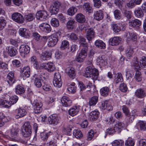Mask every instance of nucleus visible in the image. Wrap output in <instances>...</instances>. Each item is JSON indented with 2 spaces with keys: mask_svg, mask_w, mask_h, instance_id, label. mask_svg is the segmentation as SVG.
I'll return each instance as SVG.
<instances>
[{
  "mask_svg": "<svg viewBox=\"0 0 146 146\" xmlns=\"http://www.w3.org/2000/svg\"><path fill=\"white\" fill-rule=\"evenodd\" d=\"M66 72L68 76L72 79L74 78L76 74L74 69L72 67H69L66 69Z\"/></svg>",
  "mask_w": 146,
  "mask_h": 146,
  "instance_id": "nucleus-26",
  "label": "nucleus"
},
{
  "mask_svg": "<svg viewBox=\"0 0 146 146\" xmlns=\"http://www.w3.org/2000/svg\"><path fill=\"white\" fill-rule=\"evenodd\" d=\"M135 95L138 97L140 98L144 97L146 95L144 91L142 89H137L135 92Z\"/></svg>",
  "mask_w": 146,
  "mask_h": 146,
  "instance_id": "nucleus-35",
  "label": "nucleus"
},
{
  "mask_svg": "<svg viewBox=\"0 0 146 146\" xmlns=\"http://www.w3.org/2000/svg\"><path fill=\"white\" fill-rule=\"evenodd\" d=\"M111 27L115 33L119 32L121 30L120 27L117 24L113 23L111 25Z\"/></svg>",
  "mask_w": 146,
  "mask_h": 146,
  "instance_id": "nucleus-50",
  "label": "nucleus"
},
{
  "mask_svg": "<svg viewBox=\"0 0 146 146\" xmlns=\"http://www.w3.org/2000/svg\"><path fill=\"white\" fill-rule=\"evenodd\" d=\"M8 120L3 113H0V127L3 126L5 123L8 121Z\"/></svg>",
  "mask_w": 146,
  "mask_h": 146,
  "instance_id": "nucleus-36",
  "label": "nucleus"
},
{
  "mask_svg": "<svg viewBox=\"0 0 146 146\" xmlns=\"http://www.w3.org/2000/svg\"><path fill=\"white\" fill-rule=\"evenodd\" d=\"M18 100V97L16 96L11 97L9 99V101H7L5 106L7 108L10 107L12 105L16 103Z\"/></svg>",
  "mask_w": 146,
  "mask_h": 146,
  "instance_id": "nucleus-15",
  "label": "nucleus"
},
{
  "mask_svg": "<svg viewBox=\"0 0 146 146\" xmlns=\"http://www.w3.org/2000/svg\"><path fill=\"white\" fill-rule=\"evenodd\" d=\"M127 38H131L134 41H136L137 40V36L134 33H129L127 34Z\"/></svg>",
  "mask_w": 146,
  "mask_h": 146,
  "instance_id": "nucleus-58",
  "label": "nucleus"
},
{
  "mask_svg": "<svg viewBox=\"0 0 146 146\" xmlns=\"http://www.w3.org/2000/svg\"><path fill=\"white\" fill-rule=\"evenodd\" d=\"M98 97L96 96H93L89 99V104L90 106H94L98 102Z\"/></svg>",
  "mask_w": 146,
  "mask_h": 146,
  "instance_id": "nucleus-34",
  "label": "nucleus"
},
{
  "mask_svg": "<svg viewBox=\"0 0 146 146\" xmlns=\"http://www.w3.org/2000/svg\"><path fill=\"white\" fill-rule=\"evenodd\" d=\"M75 21L73 19H70L67 23L66 25L68 29L72 30L74 27Z\"/></svg>",
  "mask_w": 146,
  "mask_h": 146,
  "instance_id": "nucleus-39",
  "label": "nucleus"
},
{
  "mask_svg": "<svg viewBox=\"0 0 146 146\" xmlns=\"http://www.w3.org/2000/svg\"><path fill=\"white\" fill-rule=\"evenodd\" d=\"M48 121L50 124L55 125L59 123V119L55 115L53 114L48 117Z\"/></svg>",
  "mask_w": 146,
  "mask_h": 146,
  "instance_id": "nucleus-11",
  "label": "nucleus"
},
{
  "mask_svg": "<svg viewBox=\"0 0 146 146\" xmlns=\"http://www.w3.org/2000/svg\"><path fill=\"white\" fill-rule=\"evenodd\" d=\"M51 24L52 26L55 27H58L59 25V21L56 18H52L50 21Z\"/></svg>",
  "mask_w": 146,
  "mask_h": 146,
  "instance_id": "nucleus-49",
  "label": "nucleus"
},
{
  "mask_svg": "<svg viewBox=\"0 0 146 146\" xmlns=\"http://www.w3.org/2000/svg\"><path fill=\"white\" fill-rule=\"evenodd\" d=\"M61 5L60 3L58 1H55L50 7V12L53 14L58 13L59 10V7Z\"/></svg>",
  "mask_w": 146,
  "mask_h": 146,
  "instance_id": "nucleus-6",
  "label": "nucleus"
},
{
  "mask_svg": "<svg viewBox=\"0 0 146 146\" xmlns=\"http://www.w3.org/2000/svg\"><path fill=\"white\" fill-rule=\"evenodd\" d=\"M35 18V15L34 14L30 13L25 15L24 19L27 22H30L33 20Z\"/></svg>",
  "mask_w": 146,
  "mask_h": 146,
  "instance_id": "nucleus-45",
  "label": "nucleus"
},
{
  "mask_svg": "<svg viewBox=\"0 0 146 146\" xmlns=\"http://www.w3.org/2000/svg\"><path fill=\"white\" fill-rule=\"evenodd\" d=\"M33 106L34 107V112L36 113H38L41 112L42 110V104L41 102H38L36 100H35L33 103Z\"/></svg>",
  "mask_w": 146,
  "mask_h": 146,
  "instance_id": "nucleus-8",
  "label": "nucleus"
},
{
  "mask_svg": "<svg viewBox=\"0 0 146 146\" xmlns=\"http://www.w3.org/2000/svg\"><path fill=\"white\" fill-rule=\"evenodd\" d=\"M76 21L79 23H84L86 20L84 16L81 13H78L76 16Z\"/></svg>",
  "mask_w": 146,
  "mask_h": 146,
  "instance_id": "nucleus-37",
  "label": "nucleus"
},
{
  "mask_svg": "<svg viewBox=\"0 0 146 146\" xmlns=\"http://www.w3.org/2000/svg\"><path fill=\"white\" fill-rule=\"evenodd\" d=\"M86 38L89 41H91L95 37V33L91 29H88L86 30Z\"/></svg>",
  "mask_w": 146,
  "mask_h": 146,
  "instance_id": "nucleus-20",
  "label": "nucleus"
},
{
  "mask_svg": "<svg viewBox=\"0 0 146 146\" xmlns=\"http://www.w3.org/2000/svg\"><path fill=\"white\" fill-rule=\"evenodd\" d=\"M135 15L137 17H141L143 16V12L141 8H138L134 11Z\"/></svg>",
  "mask_w": 146,
  "mask_h": 146,
  "instance_id": "nucleus-52",
  "label": "nucleus"
},
{
  "mask_svg": "<svg viewBox=\"0 0 146 146\" xmlns=\"http://www.w3.org/2000/svg\"><path fill=\"white\" fill-rule=\"evenodd\" d=\"M15 90L16 93L20 95L23 94L25 91L24 88L19 85L16 86Z\"/></svg>",
  "mask_w": 146,
  "mask_h": 146,
  "instance_id": "nucleus-31",
  "label": "nucleus"
},
{
  "mask_svg": "<svg viewBox=\"0 0 146 146\" xmlns=\"http://www.w3.org/2000/svg\"><path fill=\"white\" fill-rule=\"evenodd\" d=\"M141 130H145L146 129V124L143 121H140L137 123Z\"/></svg>",
  "mask_w": 146,
  "mask_h": 146,
  "instance_id": "nucleus-59",
  "label": "nucleus"
},
{
  "mask_svg": "<svg viewBox=\"0 0 146 146\" xmlns=\"http://www.w3.org/2000/svg\"><path fill=\"white\" fill-rule=\"evenodd\" d=\"M69 46V43L66 40H64L62 42L60 48L62 49L63 50L68 48Z\"/></svg>",
  "mask_w": 146,
  "mask_h": 146,
  "instance_id": "nucleus-55",
  "label": "nucleus"
},
{
  "mask_svg": "<svg viewBox=\"0 0 146 146\" xmlns=\"http://www.w3.org/2000/svg\"><path fill=\"white\" fill-rule=\"evenodd\" d=\"M19 131V128L14 127L10 130L11 136L13 139L16 138L18 136Z\"/></svg>",
  "mask_w": 146,
  "mask_h": 146,
  "instance_id": "nucleus-29",
  "label": "nucleus"
},
{
  "mask_svg": "<svg viewBox=\"0 0 146 146\" xmlns=\"http://www.w3.org/2000/svg\"><path fill=\"white\" fill-rule=\"evenodd\" d=\"M115 18L117 19H119L121 18V14L120 11L118 9H116L114 11Z\"/></svg>",
  "mask_w": 146,
  "mask_h": 146,
  "instance_id": "nucleus-60",
  "label": "nucleus"
},
{
  "mask_svg": "<svg viewBox=\"0 0 146 146\" xmlns=\"http://www.w3.org/2000/svg\"><path fill=\"white\" fill-rule=\"evenodd\" d=\"M73 135L76 138H80L82 136L81 131L79 129H75L73 132Z\"/></svg>",
  "mask_w": 146,
  "mask_h": 146,
  "instance_id": "nucleus-48",
  "label": "nucleus"
},
{
  "mask_svg": "<svg viewBox=\"0 0 146 146\" xmlns=\"http://www.w3.org/2000/svg\"><path fill=\"white\" fill-rule=\"evenodd\" d=\"M130 70H128L126 72V78L127 81L129 83L131 82L133 80L132 77L133 74L131 73Z\"/></svg>",
  "mask_w": 146,
  "mask_h": 146,
  "instance_id": "nucleus-46",
  "label": "nucleus"
},
{
  "mask_svg": "<svg viewBox=\"0 0 146 146\" xmlns=\"http://www.w3.org/2000/svg\"><path fill=\"white\" fill-rule=\"evenodd\" d=\"M133 53V48L130 47L128 48L126 50V56L130 58L132 56Z\"/></svg>",
  "mask_w": 146,
  "mask_h": 146,
  "instance_id": "nucleus-47",
  "label": "nucleus"
},
{
  "mask_svg": "<svg viewBox=\"0 0 146 146\" xmlns=\"http://www.w3.org/2000/svg\"><path fill=\"white\" fill-rule=\"evenodd\" d=\"M125 2V0H114V3L120 9H121Z\"/></svg>",
  "mask_w": 146,
  "mask_h": 146,
  "instance_id": "nucleus-54",
  "label": "nucleus"
},
{
  "mask_svg": "<svg viewBox=\"0 0 146 146\" xmlns=\"http://www.w3.org/2000/svg\"><path fill=\"white\" fill-rule=\"evenodd\" d=\"M61 77V75L59 72L54 73L53 81V84L54 86L59 88L62 86V82Z\"/></svg>",
  "mask_w": 146,
  "mask_h": 146,
  "instance_id": "nucleus-4",
  "label": "nucleus"
},
{
  "mask_svg": "<svg viewBox=\"0 0 146 146\" xmlns=\"http://www.w3.org/2000/svg\"><path fill=\"white\" fill-rule=\"evenodd\" d=\"M79 111V107L77 106H75L70 109L68 112L69 115L72 116H74L78 113Z\"/></svg>",
  "mask_w": 146,
  "mask_h": 146,
  "instance_id": "nucleus-22",
  "label": "nucleus"
},
{
  "mask_svg": "<svg viewBox=\"0 0 146 146\" xmlns=\"http://www.w3.org/2000/svg\"><path fill=\"white\" fill-rule=\"evenodd\" d=\"M84 75L86 78L92 77L94 80H96L98 77L99 72L97 69L89 66L86 68Z\"/></svg>",
  "mask_w": 146,
  "mask_h": 146,
  "instance_id": "nucleus-1",
  "label": "nucleus"
},
{
  "mask_svg": "<svg viewBox=\"0 0 146 146\" xmlns=\"http://www.w3.org/2000/svg\"><path fill=\"white\" fill-rule=\"evenodd\" d=\"M123 81V78L122 75L120 72L117 73V75L115 77L114 81L116 84L121 82Z\"/></svg>",
  "mask_w": 146,
  "mask_h": 146,
  "instance_id": "nucleus-40",
  "label": "nucleus"
},
{
  "mask_svg": "<svg viewBox=\"0 0 146 146\" xmlns=\"http://www.w3.org/2000/svg\"><path fill=\"white\" fill-rule=\"evenodd\" d=\"M62 33L58 31L50 36H48V45L50 47L55 46L57 43L58 39L60 37Z\"/></svg>",
  "mask_w": 146,
  "mask_h": 146,
  "instance_id": "nucleus-2",
  "label": "nucleus"
},
{
  "mask_svg": "<svg viewBox=\"0 0 146 146\" xmlns=\"http://www.w3.org/2000/svg\"><path fill=\"white\" fill-rule=\"evenodd\" d=\"M113 146H123L124 141L123 140H115L112 143Z\"/></svg>",
  "mask_w": 146,
  "mask_h": 146,
  "instance_id": "nucleus-51",
  "label": "nucleus"
},
{
  "mask_svg": "<svg viewBox=\"0 0 146 146\" xmlns=\"http://www.w3.org/2000/svg\"><path fill=\"white\" fill-rule=\"evenodd\" d=\"M94 18L98 21L102 20L103 18L104 15L102 11L98 10L95 12L94 14Z\"/></svg>",
  "mask_w": 146,
  "mask_h": 146,
  "instance_id": "nucleus-25",
  "label": "nucleus"
},
{
  "mask_svg": "<svg viewBox=\"0 0 146 146\" xmlns=\"http://www.w3.org/2000/svg\"><path fill=\"white\" fill-rule=\"evenodd\" d=\"M30 48L26 45L22 44L20 46L19 51L21 56L25 57V55L29 52Z\"/></svg>",
  "mask_w": 146,
  "mask_h": 146,
  "instance_id": "nucleus-10",
  "label": "nucleus"
},
{
  "mask_svg": "<svg viewBox=\"0 0 146 146\" xmlns=\"http://www.w3.org/2000/svg\"><path fill=\"white\" fill-rule=\"evenodd\" d=\"M119 89L122 92H126L127 90V88L126 84L124 83L121 84L120 86Z\"/></svg>",
  "mask_w": 146,
  "mask_h": 146,
  "instance_id": "nucleus-63",
  "label": "nucleus"
},
{
  "mask_svg": "<svg viewBox=\"0 0 146 146\" xmlns=\"http://www.w3.org/2000/svg\"><path fill=\"white\" fill-rule=\"evenodd\" d=\"M51 54L49 52L44 51L42 53L40 56L41 59L42 60H45L48 58H51Z\"/></svg>",
  "mask_w": 146,
  "mask_h": 146,
  "instance_id": "nucleus-33",
  "label": "nucleus"
},
{
  "mask_svg": "<svg viewBox=\"0 0 146 146\" xmlns=\"http://www.w3.org/2000/svg\"><path fill=\"white\" fill-rule=\"evenodd\" d=\"M97 62L100 66H105L107 64V58L104 56H99L97 59Z\"/></svg>",
  "mask_w": 146,
  "mask_h": 146,
  "instance_id": "nucleus-19",
  "label": "nucleus"
},
{
  "mask_svg": "<svg viewBox=\"0 0 146 146\" xmlns=\"http://www.w3.org/2000/svg\"><path fill=\"white\" fill-rule=\"evenodd\" d=\"M116 131L115 130L114 127H109L106 130V133L110 135H112L114 134Z\"/></svg>",
  "mask_w": 146,
  "mask_h": 146,
  "instance_id": "nucleus-62",
  "label": "nucleus"
},
{
  "mask_svg": "<svg viewBox=\"0 0 146 146\" xmlns=\"http://www.w3.org/2000/svg\"><path fill=\"white\" fill-rule=\"evenodd\" d=\"M121 38L118 36L111 38L109 40V44L112 46H117L120 43Z\"/></svg>",
  "mask_w": 146,
  "mask_h": 146,
  "instance_id": "nucleus-18",
  "label": "nucleus"
},
{
  "mask_svg": "<svg viewBox=\"0 0 146 146\" xmlns=\"http://www.w3.org/2000/svg\"><path fill=\"white\" fill-rule=\"evenodd\" d=\"M129 25L132 27H138L141 25V22L139 20L135 19L129 22Z\"/></svg>",
  "mask_w": 146,
  "mask_h": 146,
  "instance_id": "nucleus-27",
  "label": "nucleus"
},
{
  "mask_svg": "<svg viewBox=\"0 0 146 146\" xmlns=\"http://www.w3.org/2000/svg\"><path fill=\"white\" fill-rule=\"evenodd\" d=\"M21 73L23 77L28 78L30 74V69L29 66L23 67L21 70Z\"/></svg>",
  "mask_w": 146,
  "mask_h": 146,
  "instance_id": "nucleus-24",
  "label": "nucleus"
},
{
  "mask_svg": "<svg viewBox=\"0 0 146 146\" xmlns=\"http://www.w3.org/2000/svg\"><path fill=\"white\" fill-rule=\"evenodd\" d=\"M31 62L34 65V66L36 68H37L38 67V62L36 60V58L35 56H33L31 58Z\"/></svg>",
  "mask_w": 146,
  "mask_h": 146,
  "instance_id": "nucleus-61",
  "label": "nucleus"
},
{
  "mask_svg": "<svg viewBox=\"0 0 146 146\" xmlns=\"http://www.w3.org/2000/svg\"><path fill=\"white\" fill-rule=\"evenodd\" d=\"M14 75V71H11L8 74L7 76V81L10 85H12L16 80Z\"/></svg>",
  "mask_w": 146,
  "mask_h": 146,
  "instance_id": "nucleus-14",
  "label": "nucleus"
},
{
  "mask_svg": "<svg viewBox=\"0 0 146 146\" xmlns=\"http://www.w3.org/2000/svg\"><path fill=\"white\" fill-rule=\"evenodd\" d=\"M6 49L8 50L7 52L9 55L11 56H13L15 55L17 53V50L15 49L10 46H7Z\"/></svg>",
  "mask_w": 146,
  "mask_h": 146,
  "instance_id": "nucleus-32",
  "label": "nucleus"
},
{
  "mask_svg": "<svg viewBox=\"0 0 146 146\" xmlns=\"http://www.w3.org/2000/svg\"><path fill=\"white\" fill-rule=\"evenodd\" d=\"M100 92L102 96H106L109 93V88L107 87H104L100 89Z\"/></svg>",
  "mask_w": 146,
  "mask_h": 146,
  "instance_id": "nucleus-38",
  "label": "nucleus"
},
{
  "mask_svg": "<svg viewBox=\"0 0 146 146\" xmlns=\"http://www.w3.org/2000/svg\"><path fill=\"white\" fill-rule=\"evenodd\" d=\"M21 134L25 137L30 136L32 133V128L30 123L29 121L26 122L23 125Z\"/></svg>",
  "mask_w": 146,
  "mask_h": 146,
  "instance_id": "nucleus-3",
  "label": "nucleus"
},
{
  "mask_svg": "<svg viewBox=\"0 0 146 146\" xmlns=\"http://www.w3.org/2000/svg\"><path fill=\"white\" fill-rule=\"evenodd\" d=\"M39 27L41 31L46 33H50L52 30L50 26L46 23L41 24L39 25Z\"/></svg>",
  "mask_w": 146,
  "mask_h": 146,
  "instance_id": "nucleus-12",
  "label": "nucleus"
},
{
  "mask_svg": "<svg viewBox=\"0 0 146 146\" xmlns=\"http://www.w3.org/2000/svg\"><path fill=\"white\" fill-rule=\"evenodd\" d=\"M77 12V10L76 8L74 7H72L70 8L68 11V15L70 16L74 15Z\"/></svg>",
  "mask_w": 146,
  "mask_h": 146,
  "instance_id": "nucleus-57",
  "label": "nucleus"
},
{
  "mask_svg": "<svg viewBox=\"0 0 146 146\" xmlns=\"http://www.w3.org/2000/svg\"><path fill=\"white\" fill-rule=\"evenodd\" d=\"M99 112L97 110L93 111L89 114V119L92 121L96 120L99 117Z\"/></svg>",
  "mask_w": 146,
  "mask_h": 146,
  "instance_id": "nucleus-16",
  "label": "nucleus"
},
{
  "mask_svg": "<svg viewBox=\"0 0 146 146\" xmlns=\"http://www.w3.org/2000/svg\"><path fill=\"white\" fill-rule=\"evenodd\" d=\"M133 112H135V111H132V114L129 113L126 115V118L127 120V122L128 123H132L134 120L135 118V116L133 114Z\"/></svg>",
  "mask_w": 146,
  "mask_h": 146,
  "instance_id": "nucleus-42",
  "label": "nucleus"
},
{
  "mask_svg": "<svg viewBox=\"0 0 146 146\" xmlns=\"http://www.w3.org/2000/svg\"><path fill=\"white\" fill-rule=\"evenodd\" d=\"M83 9L86 11L91 12L92 11V7L89 3H85L83 6Z\"/></svg>",
  "mask_w": 146,
  "mask_h": 146,
  "instance_id": "nucleus-43",
  "label": "nucleus"
},
{
  "mask_svg": "<svg viewBox=\"0 0 146 146\" xmlns=\"http://www.w3.org/2000/svg\"><path fill=\"white\" fill-rule=\"evenodd\" d=\"M124 125H125L124 123L118 121L116 122L114 127L116 131L118 133H119L121 132L122 129L123 128Z\"/></svg>",
  "mask_w": 146,
  "mask_h": 146,
  "instance_id": "nucleus-28",
  "label": "nucleus"
},
{
  "mask_svg": "<svg viewBox=\"0 0 146 146\" xmlns=\"http://www.w3.org/2000/svg\"><path fill=\"white\" fill-rule=\"evenodd\" d=\"M95 45L97 47L101 49H105L106 47L105 44L100 40H96L95 42Z\"/></svg>",
  "mask_w": 146,
  "mask_h": 146,
  "instance_id": "nucleus-30",
  "label": "nucleus"
},
{
  "mask_svg": "<svg viewBox=\"0 0 146 146\" xmlns=\"http://www.w3.org/2000/svg\"><path fill=\"white\" fill-rule=\"evenodd\" d=\"M20 35L25 38H28L30 36V33L28 30L24 28H21L19 31Z\"/></svg>",
  "mask_w": 146,
  "mask_h": 146,
  "instance_id": "nucleus-21",
  "label": "nucleus"
},
{
  "mask_svg": "<svg viewBox=\"0 0 146 146\" xmlns=\"http://www.w3.org/2000/svg\"><path fill=\"white\" fill-rule=\"evenodd\" d=\"M133 65L135 69H137V70L140 68L138 60L137 57L134 58Z\"/></svg>",
  "mask_w": 146,
  "mask_h": 146,
  "instance_id": "nucleus-53",
  "label": "nucleus"
},
{
  "mask_svg": "<svg viewBox=\"0 0 146 146\" xmlns=\"http://www.w3.org/2000/svg\"><path fill=\"white\" fill-rule=\"evenodd\" d=\"M34 81L35 84L37 87L39 88L41 86L42 81L40 78L37 77L35 78Z\"/></svg>",
  "mask_w": 146,
  "mask_h": 146,
  "instance_id": "nucleus-56",
  "label": "nucleus"
},
{
  "mask_svg": "<svg viewBox=\"0 0 146 146\" xmlns=\"http://www.w3.org/2000/svg\"><path fill=\"white\" fill-rule=\"evenodd\" d=\"M12 19L15 21L20 23H23L24 21L22 15L18 13H15L12 15Z\"/></svg>",
  "mask_w": 146,
  "mask_h": 146,
  "instance_id": "nucleus-7",
  "label": "nucleus"
},
{
  "mask_svg": "<svg viewBox=\"0 0 146 146\" xmlns=\"http://www.w3.org/2000/svg\"><path fill=\"white\" fill-rule=\"evenodd\" d=\"M48 16L46 11L44 10L39 11L36 13L37 19L41 20L46 19Z\"/></svg>",
  "mask_w": 146,
  "mask_h": 146,
  "instance_id": "nucleus-13",
  "label": "nucleus"
},
{
  "mask_svg": "<svg viewBox=\"0 0 146 146\" xmlns=\"http://www.w3.org/2000/svg\"><path fill=\"white\" fill-rule=\"evenodd\" d=\"M27 111L25 109L20 108L17 110V115L15 116L16 118H19L25 116L27 114Z\"/></svg>",
  "mask_w": 146,
  "mask_h": 146,
  "instance_id": "nucleus-23",
  "label": "nucleus"
},
{
  "mask_svg": "<svg viewBox=\"0 0 146 146\" xmlns=\"http://www.w3.org/2000/svg\"><path fill=\"white\" fill-rule=\"evenodd\" d=\"M88 48L86 47L83 48L81 50L76 58V61L78 62H83L87 55Z\"/></svg>",
  "mask_w": 146,
  "mask_h": 146,
  "instance_id": "nucleus-5",
  "label": "nucleus"
},
{
  "mask_svg": "<svg viewBox=\"0 0 146 146\" xmlns=\"http://www.w3.org/2000/svg\"><path fill=\"white\" fill-rule=\"evenodd\" d=\"M52 134V133L50 131L48 133L42 132L40 134V136L42 140L44 141H46L47 140L48 136Z\"/></svg>",
  "mask_w": 146,
  "mask_h": 146,
  "instance_id": "nucleus-41",
  "label": "nucleus"
},
{
  "mask_svg": "<svg viewBox=\"0 0 146 146\" xmlns=\"http://www.w3.org/2000/svg\"><path fill=\"white\" fill-rule=\"evenodd\" d=\"M125 145L126 146H133L134 145V142L131 139H128L126 141Z\"/></svg>",
  "mask_w": 146,
  "mask_h": 146,
  "instance_id": "nucleus-64",
  "label": "nucleus"
},
{
  "mask_svg": "<svg viewBox=\"0 0 146 146\" xmlns=\"http://www.w3.org/2000/svg\"><path fill=\"white\" fill-rule=\"evenodd\" d=\"M61 102L62 105L65 107H68L71 105L72 101L68 97L63 96L61 99Z\"/></svg>",
  "mask_w": 146,
  "mask_h": 146,
  "instance_id": "nucleus-17",
  "label": "nucleus"
},
{
  "mask_svg": "<svg viewBox=\"0 0 146 146\" xmlns=\"http://www.w3.org/2000/svg\"><path fill=\"white\" fill-rule=\"evenodd\" d=\"M75 83H72L68 86L67 88L69 93H74L76 92V88L75 86Z\"/></svg>",
  "mask_w": 146,
  "mask_h": 146,
  "instance_id": "nucleus-44",
  "label": "nucleus"
},
{
  "mask_svg": "<svg viewBox=\"0 0 146 146\" xmlns=\"http://www.w3.org/2000/svg\"><path fill=\"white\" fill-rule=\"evenodd\" d=\"M41 66L50 72L53 71L55 69L54 64L51 62L42 64L41 65Z\"/></svg>",
  "mask_w": 146,
  "mask_h": 146,
  "instance_id": "nucleus-9",
  "label": "nucleus"
}]
</instances>
